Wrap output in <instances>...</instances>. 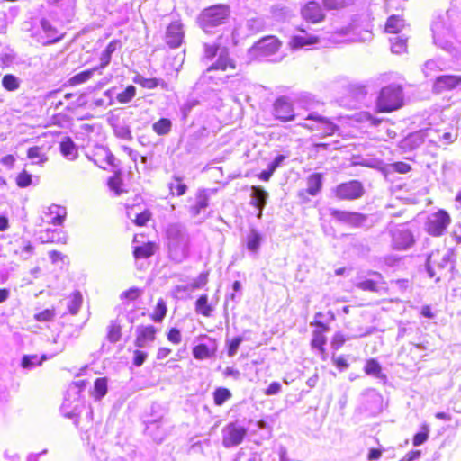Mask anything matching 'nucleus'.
<instances>
[{
    "label": "nucleus",
    "instance_id": "nucleus-54",
    "mask_svg": "<svg viewBox=\"0 0 461 461\" xmlns=\"http://www.w3.org/2000/svg\"><path fill=\"white\" fill-rule=\"evenodd\" d=\"M134 83L140 85L141 87L146 89H154L158 86V80L157 78H145L137 76L133 78Z\"/></svg>",
    "mask_w": 461,
    "mask_h": 461
},
{
    "label": "nucleus",
    "instance_id": "nucleus-18",
    "mask_svg": "<svg viewBox=\"0 0 461 461\" xmlns=\"http://www.w3.org/2000/svg\"><path fill=\"white\" fill-rule=\"evenodd\" d=\"M209 339L212 342L211 347L204 343H199L193 347L192 354L194 359L204 360L215 357L218 350L217 340L212 338H210Z\"/></svg>",
    "mask_w": 461,
    "mask_h": 461
},
{
    "label": "nucleus",
    "instance_id": "nucleus-55",
    "mask_svg": "<svg viewBox=\"0 0 461 461\" xmlns=\"http://www.w3.org/2000/svg\"><path fill=\"white\" fill-rule=\"evenodd\" d=\"M347 339H348V338L344 333H342L340 331L334 333V335L332 336L331 340H330L331 348L334 350H339V348H341L344 346Z\"/></svg>",
    "mask_w": 461,
    "mask_h": 461
},
{
    "label": "nucleus",
    "instance_id": "nucleus-43",
    "mask_svg": "<svg viewBox=\"0 0 461 461\" xmlns=\"http://www.w3.org/2000/svg\"><path fill=\"white\" fill-rule=\"evenodd\" d=\"M429 435V426L427 424H422L420 427V431L414 434V436L412 438V445L414 447H418V446L424 444L428 440Z\"/></svg>",
    "mask_w": 461,
    "mask_h": 461
},
{
    "label": "nucleus",
    "instance_id": "nucleus-40",
    "mask_svg": "<svg viewBox=\"0 0 461 461\" xmlns=\"http://www.w3.org/2000/svg\"><path fill=\"white\" fill-rule=\"evenodd\" d=\"M47 357L45 355L38 357L37 355H25L22 358L21 366L23 368H29L33 366H41Z\"/></svg>",
    "mask_w": 461,
    "mask_h": 461
},
{
    "label": "nucleus",
    "instance_id": "nucleus-4",
    "mask_svg": "<svg viewBox=\"0 0 461 461\" xmlns=\"http://www.w3.org/2000/svg\"><path fill=\"white\" fill-rule=\"evenodd\" d=\"M282 41L274 35L262 37L257 41L249 49V52L254 59L267 58L279 51Z\"/></svg>",
    "mask_w": 461,
    "mask_h": 461
},
{
    "label": "nucleus",
    "instance_id": "nucleus-17",
    "mask_svg": "<svg viewBox=\"0 0 461 461\" xmlns=\"http://www.w3.org/2000/svg\"><path fill=\"white\" fill-rule=\"evenodd\" d=\"M165 38L169 47H179L184 39V31L181 23L177 21L170 23L167 28Z\"/></svg>",
    "mask_w": 461,
    "mask_h": 461
},
{
    "label": "nucleus",
    "instance_id": "nucleus-27",
    "mask_svg": "<svg viewBox=\"0 0 461 461\" xmlns=\"http://www.w3.org/2000/svg\"><path fill=\"white\" fill-rule=\"evenodd\" d=\"M327 343V338L325 334L321 332H313L311 339V347L312 349L318 350L321 358L325 360L327 358V350L325 345Z\"/></svg>",
    "mask_w": 461,
    "mask_h": 461
},
{
    "label": "nucleus",
    "instance_id": "nucleus-5",
    "mask_svg": "<svg viewBox=\"0 0 461 461\" xmlns=\"http://www.w3.org/2000/svg\"><path fill=\"white\" fill-rule=\"evenodd\" d=\"M451 221L450 214L446 210L439 209L428 218L425 230L432 237H440L447 231Z\"/></svg>",
    "mask_w": 461,
    "mask_h": 461
},
{
    "label": "nucleus",
    "instance_id": "nucleus-60",
    "mask_svg": "<svg viewBox=\"0 0 461 461\" xmlns=\"http://www.w3.org/2000/svg\"><path fill=\"white\" fill-rule=\"evenodd\" d=\"M311 324L313 327H315V329L313 330V332H321L322 334H325L326 332H328L330 330L329 325L321 321L314 320Z\"/></svg>",
    "mask_w": 461,
    "mask_h": 461
},
{
    "label": "nucleus",
    "instance_id": "nucleus-38",
    "mask_svg": "<svg viewBox=\"0 0 461 461\" xmlns=\"http://www.w3.org/2000/svg\"><path fill=\"white\" fill-rule=\"evenodd\" d=\"M83 303V297L80 292L75 291L69 296L68 309L73 315L77 314Z\"/></svg>",
    "mask_w": 461,
    "mask_h": 461
},
{
    "label": "nucleus",
    "instance_id": "nucleus-23",
    "mask_svg": "<svg viewBox=\"0 0 461 461\" xmlns=\"http://www.w3.org/2000/svg\"><path fill=\"white\" fill-rule=\"evenodd\" d=\"M194 310L198 315L204 318H210L212 316L214 307L209 303V297L207 294H201L194 303Z\"/></svg>",
    "mask_w": 461,
    "mask_h": 461
},
{
    "label": "nucleus",
    "instance_id": "nucleus-50",
    "mask_svg": "<svg viewBox=\"0 0 461 461\" xmlns=\"http://www.w3.org/2000/svg\"><path fill=\"white\" fill-rule=\"evenodd\" d=\"M243 339L240 336L232 338L226 341V348L228 357H231L237 354L238 348L241 344Z\"/></svg>",
    "mask_w": 461,
    "mask_h": 461
},
{
    "label": "nucleus",
    "instance_id": "nucleus-1",
    "mask_svg": "<svg viewBox=\"0 0 461 461\" xmlns=\"http://www.w3.org/2000/svg\"><path fill=\"white\" fill-rule=\"evenodd\" d=\"M404 105L403 88L400 85L384 86L376 98L375 110L378 113H393Z\"/></svg>",
    "mask_w": 461,
    "mask_h": 461
},
{
    "label": "nucleus",
    "instance_id": "nucleus-49",
    "mask_svg": "<svg viewBox=\"0 0 461 461\" xmlns=\"http://www.w3.org/2000/svg\"><path fill=\"white\" fill-rule=\"evenodd\" d=\"M135 86L132 85H129L122 92L117 95L116 98L120 104H127L135 96Z\"/></svg>",
    "mask_w": 461,
    "mask_h": 461
},
{
    "label": "nucleus",
    "instance_id": "nucleus-22",
    "mask_svg": "<svg viewBox=\"0 0 461 461\" xmlns=\"http://www.w3.org/2000/svg\"><path fill=\"white\" fill-rule=\"evenodd\" d=\"M251 190L252 199L250 201V204L258 210V218H261L262 210L267 203L268 194L259 186H252Z\"/></svg>",
    "mask_w": 461,
    "mask_h": 461
},
{
    "label": "nucleus",
    "instance_id": "nucleus-35",
    "mask_svg": "<svg viewBox=\"0 0 461 461\" xmlns=\"http://www.w3.org/2000/svg\"><path fill=\"white\" fill-rule=\"evenodd\" d=\"M107 185L109 188L114 192L117 195L123 193V181L122 178V173L120 170H116L114 174L108 178Z\"/></svg>",
    "mask_w": 461,
    "mask_h": 461
},
{
    "label": "nucleus",
    "instance_id": "nucleus-19",
    "mask_svg": "<svg viewBox=\"0 0 461 461\" xmlns=\"http://www.w3.org/2000/svg\"><path fill=\"white\" fill-rule=\"evenodd\" d=\"M158 245L155 241H148L133 247L132 255L137 260L149 258L156 254Z\"/></svg>",
    "mask_w": 461,
    "mask_h": 461
},
{
    "label": "nucleus",
    "instance_id": "nucleus-34",
    "mask_svg": "<svg viewBox=\"0 0 461 461\" xmlns=\"http://www.w3.org/2000/svg\"><path fill=\"white\" fill-rule=\"evenodd\" d=\"M27 158L30 159L38 158L34 164L42 166L49 161L48 156L42 151L40 146H32L28 148L26 152Z\"/></svg>",
    "mask_w": 461,
    "mask_h": 461
},
{
    "label": "nucleus",
    "instance_id": "nucleus-33",
    "mask_svg": "<svg viewBox=\"0 0 461 461\" xmlns=\"http://www.w3.org/2000/svg\"><path fill=\"white\" fill-rule=\"evenodd\" d=\"M107 384L108 380L106 377H99L95 379L91 395L95 400H101L107 393Z\"/></svg>",
    "mask_w": 461,
    "mask_h": 461
},
{
    "label": "nucleus",
    "instance_id": "nucleus-62",
    "mask_svg": "<svg viewBox=\"0 0 461 461\" xmlns=\"http://www.w3.org/2000/svg\"><path fill=\"white\" fill-rule=\"evenodd\" d=\"M281 391V384L278 382H272L265 390L266 395H275Z\"/></svg>",
    "mask_w": 461,
    "mask_h": 461
},
{
    "label": "nucleus",
    "instance_id": "nucleus-36",
    "mask_svg": "<svg viewBox=\"0 0 461 461\" xmlns=\"http://www.w3.org/2000/svg\"><path fill=\"white\" fill-rule=\"evenodd\" d=\"M212 397L214 404L221 406L232 397V393L226 387H218L213 391Z\"/></svg>",
    "mask_w": 461,
    "mask_h": 461
},
{
    "label": "nucleus",
    "instance_id": "nucleus-14",
    "mask_svg": "<svg viewBox=\"0 0 461 461\" xmlns=\"http://www.w3.org/2000/svg\"><path fill=\"white\" fill-rule=\"evenodd\" d=\"M330 215L338 221L348 224L352 227H357L366 220V216L361 212H348L339 209L331 210Z\"/></svg>",
    "mask_w": 461,
    "mask_h": 461
},
{
    "label": "nucleus",
    "instance_id": "nucleus-58",
    "mask_svg": "<svg viewBox=\"0 0 461 461\" xmlns=\"http://www.w3.org/2000/svg\"><path fill=\"white\" fill-rule=\"evenodd\" d=\"M392 168L399 174H406L411 170V166L406 162L398 161L392 164Z\"/></svg>",
    "mask_w": 461,
    "mask_h": 461
},
{
    "label": "nucleus",
    "instance_id": "nucleus-46",
    "mask_svg": "<svg viewBox=\"0 0 461 461\" xmlns=\"http://www.w3.org/2000/svg\"><path fill=\"white\" fill-rule=\"evenodd\" d=\"M41 24L42 29L48 33V36L50 37V39L47 41L48 44L57 42L62 38V35H57L56 29L50 24L49 21L42 20Z\"/></svg>",
    "mask_w": 461,
    "mask_h": 461
},
{
    "label": "nucleus",
    "instance_id": "nucleus-51",
    "mask_svg": "<svg viewBox=\"0 0 461 461\" xmlns=\"http://www.w3.org/2000/svg\"><path fill=\"white\" fill-rule=\"evenodd\" d=\"M142 294V290L138 287H131L130 289L124 291L120 295L121 300H125L128 302H135L138 300Z\"/></svg>",
    "mask_w": 461,
    "mask_h": 461
},
{
    "label": "nucleus",
    "instance_id": "nucleus-52",
    "mask_svg": "<svg viewBox=\"0 0 461 461\" xmlns=\"http://www.w3.org/2000/svg\"><path fill=\"white\" fill-rule=\"evenodd\" d=\"M261 236L256 230H252L247 240V249L256 252L260 246Z\"/></svg>",
    "mask_w": 461,
    "mask_h": 461
},
{
    "label": "nucleus",
    "instance_id": "nucleus-11",
    "mask_svg": "<svg viewBox=\"0 0 461 461\" xmlns=\"http://www.w3.org/2000/svg\"><path fill=\"white\" fill-rule=\"evenodd\" d=\"M461 85V75L446 74L437 77L431 86L432 93L439 95L456 89Z\"/></svg>",
    "mask_w": 461,
    "mask_h": 461
},
{
    "label": "nucleus",
    "instance_id": "nucleus-16",
    "mask_svg": "<svg viewBox=\"0 0 461 461\" xmlns=\"http://www.w3.org/2000/svg\"><path fill=\"white\" fill-rule=\"evenodd\" d=\"M67 215L68 212L66 207L58 204H51L44 212L43 221L46 224L61 226L63 225Z\"/></svg>",
    "mask_w": 461,
    "mask_h": 461
},
{
    "label": "nucleus",
    "instance_id": "nucleus-48",
    "mask_svg": "<svg viewBox=\"0 0 461 461\" xmlns=\"http://www.w3.org/2000/svg\"><path fill=\"white\" fill-rule=\"evenodd\" d=\"M56 317V309L54 307L50 309H45L36 314L33 318L39 322H50L52 321Z\"/></svg>",
    "mask_w": 461,
    "mask_h": 461
},
{
    "label": "nucleus",
    "instance_id": "nucleus-56",
    "mask_svg": "<svg viewBox=\"0 0 461 461\" xmlns=\"http://www.w3.org/2000/svg\"><path fill=\"white\" fill-rule=\"evenodd\" d=\"M167 339L172 344L178 345L182 341V335L179 329L176 327L170 328L167 332Z\"/></svg>",
    "mask_w": 461,
    "mask_h": 461
},
{
    "label": "nucleus",
    "instance_id": "nucleus-10",
    "mask_svg": "<svg viewBox=\"0 0 461 461\" xmlns=\"http://www.w3.org/2000/svg\"><path fill=\"white\" fill-rule=\"evenodd\" d=\"M210 197L206 190H198L187 199L186 211L191 218H195L209 207Z\"/></svg>",
    "mask_w": 461,
    "mask_h": 461
},
{
    "label": "nucleus",
    "instance_id": "nucleus-30",
    "mask_svg": "<svg viewBox=\"0 0 461 461\" xmlns=\"http://www.w3.org/2000/svg\"><path fill=\"white\" fill-rule=\"evenodd\" d=\"M322 188V174L313 173L307 177L306 193L312 196L316 195Z\"/></svg>",
    "mask_w": 461,
    "mask_h": 461
},
{
    "label": "nucleus",
    "instance_id": "nucleus-39",
    "mask_svg": "<svg viewBox=\"0 0 461 461\" xmlns=\"http://www.w3.org/2000/svg\"><path fill=\"white\" fill-rule=\"evenodd\" d=\"M2 86L6 91H15L20 87V80L13 74H6L2 78Z\"/></svg>",
    "mask_w": 461,
    "mask_h": 461
},
{
    "label": "nucleus",
    "instance_id": "nucleus-41",
    "mask_svg": "<svg viewBox=\"0 0 461 461\" xmlns=\"http://www.w3.org/2000/svg\"><path fill=\"white\" fill-rule=\"evenodd\" d=\"M171 122L169 119L161 118L153 123L152 129L158 135L167 134L171 130Z\"/></svg>",
    "mask_w": 461,
    "mask_h": 461
},
{
    "label": "nucleus",
    "instance_id": "nucleus-32",
    "mask_svg": "<svg viewBox=\"0 0 461 461\" xmlns=\"http://www.w3.org/2000/svg\"><path fill=\"white\" fill-rule=\"evenodd\" d=\"M390 50L394 55H404L408 52V38L394 37L390 40Z\"/></svg>",
    "mask_w": 461,
    "mask_h": 461
},
{
    "label": "nucleus",
    "instance_id": "nucleus-44",
    "mask_svg": "<svg viewBox=\"0 0 461 461\" xmlns=\"http://www.w3.org/2000/svg\"><path fill=\"white\" fill-rule=\"evenodd\" d=\"M364 371L367 375L379 376L382 372V367L376 359L370 358L366 360L364 366Z\"/></svg>",
    "mask_w": 461,
    "mask_h": 461
},
{
    "label": "nucleus",
    "instance_id": "nucleus-45",
    "mask_svg": "<svg viewBox=\"0 0 461 461\" xmlns=\"http://www.w3.org/2000/svg\"><path fill=\"white\" fill-rule=\"evenodd\" d=\"M353 0H322V5L327 10H340L351 5Z\"/></svg>",
    "mask_w": 461,
    "mask_h": 461
},
{
    "label": "nucleus",
    "instance_id": "nucleus-13",
    "mask_svg": "<svg viewBox=\"0 0 461 461\" xmlns=\"http://www.w3.org/2000/svg\"><path fill=\"white\" fill-rule=\"evenodd\" d=\"M84 105L83 94L79 92L67 93L63 100L52 103V106L60 112H74L77 108Z\"/></svg>",
    "mask_w": 461,
    "mask_h": 461
},
{
    "label": "nucleus",
    "instance_id": "nucleus-8",
    "mask_svg": "<svg viewBox=\"0 0 461 461\" xmlns=\"http://www.w3.org/2000/svg\"><path fill=\"white\" fill-rule=\"evenodd\" d=\"M302 18L310 23H320L326 19L324 6L315 1H307L300 10Z\"/></svg>",
    "mask_w": 461,
    "mask_h": 461
},
{
    "label": "nucleus",
    "instance_id": "nucleus-47",
    "mask_svg": "<svg viewBox=\"0 0 461 461\" xmlns=\"http://www.w3.org/2000/svg\"><path fill=\"white\" fill-rule=\"evenodd\" d=\"M152 220V212L149 209H145L140 213L136 214L132 220L133 223L138 227L146 226Z\"/></svg>",
    "mask_w": 461,
    "mask_h": 461
},
{
    "label": "nucleus",
    "instance_id": "nucleus-25",
    "mask_svg": "<svg viewBox=\"0 0 461 461\" xmlns=\"http://www.w3.org/2000/svg\"><path fill=\"white\" fill-rule=\"evenodd\" d=\"M167 313V304L163 298H158L152 312L149 315L150 321L155 323H161Z\"/></svg>",
    "mask_w": 461,
    "mask_h": 461
},
{
    "label": "nucleus",
    "instance_id": "nucleus-53",
    "mask_svg": "<svg viewBox=\"0 0 461 461\" xmlns=\"http://www.w3.org/2000/svg\"><path fill=\"white\" fill-rule=\"evenodd\" d=\"M209 272L204 271L198 275V276L193 280L189 285L191 290H196L203 288L208 283Z\"/></svg>",
    "mask_w": 461,
    "mask_h": 461
},
{
    "label": "nucleus",
    "instance_id": "nucleus-9",
    "mask_svg": "<svg viewBox=\"0 0 461 461\" xmlns=\"http://www.w3.org/2000/svg\"><path fill=\"white\" fill-rule=\"evenodd\" d=\"M274 117L281 122H291L296 117L293 103L286 96H280L273 104Z\"/></svg>",
    "mask_w": 461,
    "mask_h": 461
},
{
    "label": "nucleus",
    "instance_id": "nucleus-59",
    "mask_svg": "<svg viewBox=\"0 0 461 461\" xmlns=\"http://www.w3.org/2000/svg\"><path fill=\"white\" fill-rule=\"evenodd\" d=\"M133 365L135 366H140L145 362L147 358V353L139 349L134 350L133 352Z\"/></svg>",
    "mask_w": 461,
    "mask_h": 461
},
{
    "label": "nucleus",
    "instance_id": "nucleus-21",
    "mask_svg": "<svg viewBox=\"0 0 461 461\" xmlns=\"http://www.w3.org/2000/svg\"><path fill=\"white\" fill-rule=\"evenodd\" d=\"M406 26L405 21L402 15L392 14L387 19L384 25V32L389 34H398Z\"/></svg>",
    "mask_w": 461,
    "mask_h": 461
},
{
    "label": "nucleus",
    "instance_id": "nucleus-29",
    "mask_svg": "<svg viewBox=\"0 0 461 461\" xmlns=\"http://www.w3.org/2000/svg\"><path fill=\"white\" fill-rule=\"evenodd\" d=\"M98 70L97 67H94L90 69H86L84 71H81L73 77H71L66 83V86H75L78 85H82L89 81L94 73Z\"/></svg>",
    "mask_w": 461,
    "mask_h": 461
},
{
    "label": "nucleus",
    "instance_id": "nucleus-31",
    "mask_svg": "<svg viewBox=\"0 0 461 461\" xmlns=\"http://www.w3.org/2000/svg\"><path fill=\"white\" fill-rule=\"evenodd\" d=\"M169 193L173 196H182L187 191V185L180 176H173L172 182L168 185Z\"/></svg>",
    "mask_w": 461,
    "mask_h": 461
},
{
    "label": "nucleus",
    "instance_id": "nucleus-24",
    "mask_svg": "<svg viewBox=\"0 0 461 461\" xmlns=\"http://www.w3.org/2000/svg\"><path fill=\"white\" fill-rule=\"evenodd\" d=\"M303 127L310 131H320L321 137L332 136L338 130V127L328 119L323 121L321 124H317L316 126L303 124Z\"/></svg>",
    "mask_w": 461,
    "mask_h": 461
},
{
    "label": "nucleus",
    "instance_id": "nucleus-26",
    "mask_svg": "<svg viewBox=\"0 0 461 461\" xmlns=\"http://www.w3.org/2000/svg\"><path fill=\"white\" fill-rule=\"evenodd\" d=\"M320 41V38L315 35H310V36H300L295 35L293 36L289 41V46L291 49L297 50L300 48H303L304 46L313 45L318 43Z\"/></svg>",
    "mask_w": 461,
    "mask_h": 461
},
{
    "label": "nucleus",
    "instance_id": "nucleus-15",
    "mask_svg": "<svg viewBox=\"0 0 461 461\" xmlns=\"http://www.w3.org/2000/svg\"><path fill=\"white\" fill-rule=\"evenodd\" d=\"M157 333L158 329L151 324L139 326L136 330L134 345L137 348L146 347L156 340Z\"/></svg>",
    "mask_w": 461,
    "mask_h": 461
},
{
    "label": "nucleus",
    "instance_id": "nucleus-2",
    "mask_svg": "<svg viewBox=\"0 0 461 461\" xmlns=\"http://www.w3.org/2000/svg\"><path fill=\"white\" fill-rule=\"evenodd\" d=\"M230 16V7L225 4L204 8L198 16L199 26L205 32L225 23Z\"/></svg>",
    "mask_w": 461,
    "mask_h": 461
},
{
    "label": "nucleus",
    "instance_id": "nucleus-28",
    "mask_svg": "<svg viewBox=\"0 0 461 461\" xmlns=\"http://www.w3.org/2000/svg\"><path fill=\"white\" fill-rule=\"evenodd\" d=\"M60 153L71 160L78 157L77 146L70 137H65L59 144Z\"/></svg>",
    "mask_w": 461,
    "mask_h": 461
},
{
    "label": "nucleus",
    "instance_id": "nucleus-12",
    "mask_svg": "<svg viewBox=\"0 0 461 461\" xmlns=\"http://www.w3.org/2000/svg\"><path fill=\"white\" fill-rule=\"evenodd\" d=\"M415 242L414 236L411 230L402 226L392 232V246L396 250H403Z\"/></svg>",
    "mask_w": 461,
    "mask_h": 461
},
{
    "label": "nucleus",
    "instance_id": "nucleus-57",
    "mask_svg": "<svg viewBox=\"0 0 461 461\" xmlns=\"http://www.w3.org/2000/svg\"><path fill=\"white\" fill-rule=\"evenodd\" d=\"M220 46L218 44H204L203 46V53L204 58L206 59H212L216 57L218 51H219Z\"/></svg>",
    "mask_w": 461,
    "mask_h": 461
},
{
    "label": "nucleus",
    "instance_id": "nucleus-37",
    "mask_svg": "<svg viewBox=\"0 0 461 461\" xmlns=\"http://www.w3.org/2000/svg\"><path fill=\"white\" fill-rule=\"evenodd\" d=\"M122 325L118 321H111L107 328V339L111 343L118 342L122 339Z\"/></svg>",
    "mask_w": 461,
    "mask_h": 461
},
{
    "label": "nucleus",
    "instance_id": "nucleus-61",
    "mask_svg": "<svg viewBox=\"0 0 461 461\" xmlns=\"http://www.w3.org/2000/svg\"><path fill=\"white\" fill-rule=\"evenodd\" d=\"M16 158L14 155L8 154L0 159V162L3 166L7 167L8 169H13L15 164Z\"/></svg>",
    "mask_w": 461,
    "mask_h": 461
},
{
    "label": "nucleus",
    "instance_id": "nucleus-64",
    "mask_svg": "<svg viewBox=\"0 0 461 461\" xmlns=\"http://www.w3.org/2000/svg\"><path fill=\"white\" fill-rule=\"evenodd\" d=\"M332 361L339 369H345L348 367V363L343 357H333Z\"/></svg>",
    "mask_w": 461,
    "mask_h": 461
},
{
    "label": "nucleus",
    "instance_id": "nucleus-42",
    "mask_svg": "<svg viewBox=\"0 0 461 461\" xmlns=\"http://www.w3.org/2000/svg\"><path fill=\"white\" fill-rule=\"evenodd\" d=\"M15 184L20 188H26L32 184V176L26 169H23L16 175Z\"/></svg>",
    "mask_w": 461,
    "mask_h": 461
},
{
    "label": "nucleus",
    "instance_id": "nucleus-20",
    "mask_svg": "<svg viewBox=\"0 0 461 461\" xmlns=\"http://www.w3.org/2000/svg\"><path fill=\"white\" fill-rule=\"evenodd\" d=\"M374 278L365 279L357 284V288L362 291L377 293L380 290V285L384 284V276L379 272H373L371 274Z\"/></svg>",
    "mask_w": 461,
    "mask_h": 461
},
{
    "label": "nucleus",
    "instance_id": "nucleus-3",
    "mask_svg": "<svg viewBox=\"0 0 461 461\" xmlns=\"http://www.w3.org/2000/svg\"><path fill=\"white\" fill-rule=\"evenodd\" d=\"M237 68L236 62L228 54L220 55L215 62L206 68L210 74L207 79L214 83H226L231 77L229 73L234 72Z\"/></svg>",
    "mask_w": 461,
    "mask_h": 461
},
{
    "label": "nucleus",
    "instance_id": "nucleus-63",
    "mask_svg": "<svg viewBox=\"0 0 461 461\" xmlns=\"http://www.w3.org/2000/svg\"><path fill=\"white\" fill-rule=\"evenodd\" d=\"M383 451H384L383 449H379V448H371L367 455L368 461H374V460L379 459L382 456Z\"/></svg>",
    "mask_w": 461,
    "mask_h": 461
},
{
    "label": "nucleus",
    "instance_id": "nucleus-7",
    "mask_svg": "<svg viewBox=\"0 0 461 461\" xmlns=\"http://www.w3.org/2000/svg\"><path fill=\"white\" fill-rule=\"evenodd\" d=\"M247 433L246 428L230 422L222 430V445L227 448L236 447L242 443Z\"/></svg>",
    "mask_w": 461,
    "mask_h": 461
},
{
    "label": "nucleus",
    "instance_id": "nucleus-6",
    "mask_svg": "<svg viewBox=\"0 0 461 461\" xmlns=\"http://www.w3.org/2000/svg\"><path fill=\"white\" fill-rule=\"evenodd\" d=\"M365 194V187L358 180H349L339 184L333 190V194L339 201H353L361 198Z\"/></svg>",
    "mask_w": 461,
    "mask_h": 461
}]
</instances>
